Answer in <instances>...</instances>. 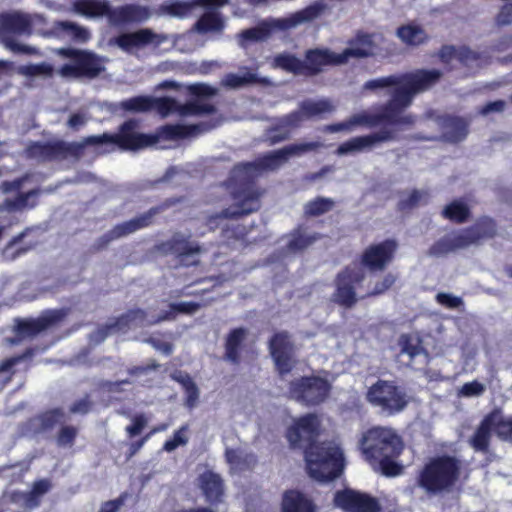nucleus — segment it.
Here are the masks:
<instances>
[{
    "label": "nucleus",
    "mask_w": 512,
    "mask_h": 512,
    "mask_svg": "<svg viewBox=\"0 0 512 512\" xmlns=\"http://www.w3.org/2000/svg\"><path fill=\"white\" fill-rule=\"evenodd\" d=\"M320 147H322V143L318 141L291 144L267 152L254 161L235 164L228 178V184L234 186L231 196L235 203L231 207L223 209L220 213L208 216L206 225L210 229H215L222 219H237L258 211L261 206L260 198L264 190L257 186L256 179L265 172L276 171L291 156L316 151Z\"/></svg>",
    "instance_id": "f03ea898"
},
{
    "label": "nucleus",
    "mask_w": 512,
    "mask_h": 512,
    "mask_svg": "<svg viewBox=\"0 0 512 512\" xmlns=\"http://www.w3.org/2000/svg\"><path fill=\"white\" fill-rule=\"evenodd\" d=\"M365 279L362 271L347 265L339 271L334 279L335 290L331 300L344 308H352L358 302L356 287Z\"/></svg>",
    "instance_id": "f8f14e48"
},
{
    "label": "nucleus",
    "mask_w": 512,
    "mask_h": 512,
    "mask_svg": "<svg viewBox=\"0 0 512 512\" xmlns=\"http://www.w3.org/2000/svg\"><path fill=\"white\" fill-rule=\"evenodd\" d=\"M39 194L38 189H32L28 192H19L18 195L13 198H7L3 201L2 206L8 211L23 210L26 207L33 208L37 205V201L33 200L29 203L30 198H35Z\"/></svg>",
    "instance_id": "ea45409f"
},
{
    "label": "nucleus",
    "mask_w": 512,
    "mask_h": 512,
    "mask_svg": "<svg viewBox=\"0 0 512 512\" xmlns=\"http://www.w3.org/2000/svg\"><path fill=\"white\" fill-rule=\"evenodd\" d=\"M366 399L373 407L379 408L381 413L388 416L402 412L409 403L408 396L401 387L394 381L382 379L369 387Z\"/></svg>",
    "instance_id": "6e6552de"
},
{
    "label": "nucleus",
    "mask_w": 512,
    "mask_h": 512,
    "mask_svg": "<svg viewBox=\"0 0 512 512\" xmlns=\"http://www.w3.org/2000/svg\"><path fill=\"white\" fill-rule=\"evenodd\" d=\"M112 5L108 0H74L72 9L75 13L86 18L107 17L111 20Z\"/></svg>",
    "instance_id": "a878e982"
},
{
    "label": "nucleus",
    "mask_w": 512,
    "mask_h": 512,
    "mask_svg": "<svg viewBox=\"0 0 512 512\" xmlns=\"http://www.w3.org/2000/svg\"><path fill=\"white\" fill-rule=\"evenodd\" d=\"M89 144L83 142H65L56 140L53 142H33L27 147V154L41 161L64 160L68 157L79 159L84 154L85 146Z\"/></svg>",
    "instance_id": "9b49d317"
},
{
    "label": "nucleus",
    "mask_w": 512,
    "mask_h": 512,
    "mask_svg": "<svg viewBox=\"0 0 512 512\" xmlns=\"http://www.w3.org/2000/svg\"><path fill=\"white\" fill-rule=\"evenodd\" d=\"M321 423L316 414L308 413L295 419L286 431L291 448L303 449L310 476L320 482L338 478L344 470V455L332 443L318 442Z\"/></svg>",
    "instance_id": "7ed1b4c3"
},
{
    "label": "nucleus",
    "mask_w": 512,
    "mask_h": 512,
    "mask_svg": "<svg viewBox=\"0 0 512 512\" xmlns=\"http://www.w3.org/2000/svg\"><path fill=\"white\" fill-rule=\"evenodd\" d=\"M300 108L303 115L307 118L331 113L334 110V106L327 99H321L318 101L306 100L301 103Z\"/></svg>",
    "instance_id": "79ce46f5"
},
{
    "label": "nucleus",
    "mask_w": 512,
    "mask_h": 512,
    "mask_svg": "<svg viewBox=\"0 0 512 512\" xmlns=\"http://www.w3.org/2000/svg\"><path fill=\"white\" fill-rule=\"evenodd\" d=\"M148 419L143 413L136 414L132 418V423L125 428V432L129 438L138 436L147 426Z\"/></svg>",
    "instance_id": "bf43d9fd"
},
{
    "label": "nucleus",
    "mask_w": 512,
    "mask_h": 512,
    "mask_svg": "<svg viewBox=\"0 0 512 512\" xmlns=\"http://www.w3.org/2000/svg\"><path fill=\"white\" fill-rule=\"evenodd\" d=\"M139 121L128 119L124 121L115 134L103 133L85 137V143L91 146L101 144H113L123 151H136L153 146L164 140H178L195 137L208 132L212 125L207 122L197 124H166L157 129L155 134H144L137 132Z\"/></svg>",
    "instance_id": "20e7f679"
},
{
    "label": "nucleus",
    "mask_w": 512,
    "mask_h": 512,
    "mask_svg": "<svg viewBox=\"0 0 512 512\" xmlns=\"http://www.w3.org/2000/svg\"><path fill=\"white\" fill-rule=\"evenodd\" d=\"M66 316L62 309L51 310L38 318L19 320L15 332L20 338L33 337L60 323Z\"/></svg>",
    "instance_id": "a211bd4d"
},
{
    "label": "nucleus",
    "mask_w": 512,
    "mask_h": 512,
    "mask_svg": "<svg viewBox=\"0 0 512 512\" xmlns=\"http://www.w3.org/2000/svg\"><path fill=\"white\" fill-rule=\"evenodd\" d=\"M462 461L450 454L428 458L416 471L414 485L429 497L452 492L460 483Z\"/></svg>",
    "instance_id": "423d86ee"
},
{
    "label": "nucleus",
    "mask_w": 512,
    "mask_h": 512,
    "mask_svg": "<svg viewBox=\"0 0 512 512\" xmlns=\"http://www.w3.org/2000/svg\"><path fill=\"white\" fill-rule=\"evenodd\" d=\"M395 139L396 134L393 129L383 128L378 132L362 136H356L341 143L338 146L336 152L338 155L362 152L366 150H371L380 143L392 141Z\"/></svg>",
    "instance_id": "f3484780"
},
{
    "label": "nucleus",
    "mask_w": 512,
    "mask_h": 512,
    "mask_svg": "<svg viewBox=\"0 0 512 512\" xmlns=\"http://www.w3.org/2000/svg\"><path fill=\"white\" fill-rule=\"evenodd\" d=\"M198 486L209 503H218L224 495V483L220 475L211 470L204 471L198 477Z\"/></svg>",
    "instance_id": "cd10ccee"
},
{
    "label": "nucleus",
    "mask_w": 512,
    "mask_h": 512,
    "mask_svg": "<svg viewBox=\"0 0 512 512\" xmlns=\"http://www.w3.org/2000/svg\"><path fill=\"white\" fill-rule=\"evenodd\" d=\"M481 59L480 53L473 51L467 46L458 47L457 61L463 66H470Z\"/></svg>",
    "instance_id": "052dcab7"
},
{
    "label": "nucleus",
    "mask_w": 512,
    "mask_h": 512,
    "mask_svg": "<svg viewBox=\"0 0 512 512\" xmlns=\"http://www.w3.org/2000/svg\"><path fill=\"white\" fill-rule=\"evenodd\" d=\"M21 72L24 75L27 76H39V75H46L51 76L53 74V67L51 64L42 62L38 64H29L26 66H23L21 69Z\"/></svg>",
    "instance_id": "13d9d810"
},
{
    "label": "nucleus",
    "mask_w": 512,
    "mask_h": 512,
    "mask_svg": "<svg viewBox=\"0 0 512 512\" xmlns=\"http://www.w3.org/2000/svg\"><path fill=\"white\" fill-rule=\"evenodd\" d=\"M188 430V425L181 426L178 430H176L171 439L165 441L163 445V450L166 452L174 451L178 446L185 445L188 442L185 433Z\"/></svg>",
    "instance_id": "4d7b16f0"
},
{
    "label": "nucleus",
    "mask_w": 512,
    "mask_h": 512,
    "mask_svg": "<svg viewBox=\"0 0 512 512\" xmlns=\"http://www.w3.org/2000/svg\"><path fill=\"white\" fill-rule=\"evenodd\" d=\"M121 237H124V235H120L119 231L117 230V225H115L111 230L97 239L94 244V249L96 251H101L105 249L111 241Z\"/></svg>",
    "instance_id": "338daca9"
},
{
    "label": "nucleus",
    "mask_w": 512,
    "mask_h": 512,
    "mask_svg": "<svg viewBox=\"0 0 512 512\" xmlns=\"http://www.w3.org/2000/svg\"><path fill=\"white\" fill-rule=\"evenodd\" d=\"M397 276L391 272L383 275L379 280L373 283L372 288L367 292L366 297H377L385 294L396 283Z\"/></svg>",
    "instance_id": "09e8293b"
},
{
    "label": "nucleus",
    "mask_w": 512,
    "mask_h": 512,
    "mask_svg": "<svg viewBox=\"0 0 512 512\" xmlns=\"http://www.w3.org/2000/svg\"><path fill=\"white\" fill-rule=\"evenodd\" d=\"M335 206V202L331 198L318 196L308 201L304 206V213L308 217L321 216Z\"/></svg>",
    "instance_id": "c03bdc74"
},
{
    "label": "nucleus",
    "mask_w": 512,
    "mask_h": 512,
    "mask_svg": "<svg viewBox=\"0 0 512 512\" xmlns=\"http://www.w3.org/2000/svg\"><path fill=\"white\" fill-rule=\"evenodd\" d=\"M497 231L496 221L489 216H482L473 225L436 240L429 247L427 255L439 258L472 245H479L485 240L493 239Z\"/></svg>",
    "instance_id": "0eeeda50"
},
{
    "label": "nucleus",
    "mask_w": 512,
    "mask_h": 512,
    "mask_svg": "<svg viewBox=\"0 0 512 512\" xmlns=\"http://www.w3.org/2000/svg\"><path fill=\"white\" fill-rule=\"evenodd\" d=\"M496 416L491 410L481 420L474 434L469 439L470 446L476 451L487 453L490 449L491 433H496Z\"/></svg>",
    "instance_id": "b1692460"
},
{
    "label": "nucleus",
    "mask_w": 512,
    "mask_h": 512,
    "mask_svg": "<svg viewBox=\"0 0 512 512\" xmlns=\"http://www.w3.org/2000/svg\"><path fill=\"white\" fill-rule=\"evenodd\" d=\"M174 201H167L161 205L151 207L145 213L130 219L128 221L117 224V230L120 235L127 236L132 234L138 230L149 227L153 224L154 217L168 208L171 204H174Z\"/></svg>",
    "instance_id": "393cba45"
},
{
    "label": "nucleus",
    "mask_w": 512,
    "mask_h": 512,
    "mask_svg": "<svg viewBox=\"0 0 512 512\" xmlns=\"http://www.w3.org/2000/svg\"><path fill=\"white\" fill-rule=\"evenodd\" d=\"M64 418L65 413L62 408L48 409L28 418L23 424V430L26 434L38 436L53 430L57 424L64 421Z\"/></svg>",
    "instance_id": "aec40b11"
},
{
    "label": "nucleus",
    "mask_w": 512,
    "mask_h": 512,
    "mask_svg": "<svg viewBox=\"0 0 512 512\" xmlns=\"http://www.w3.org/2000/svg\"><path fill=\"white\" fill-rule=\"evenodd\" d=\"M269 352L280 377L283 378L293 370L295 365L294 345L287 331L273 334L269 341Z\"/></svg>",
    "instance_id": "2eb2a0df"
},
{
    "label": "nucleus",
    "mask_w": 512,
    "mask_h": 512,
    "mask_svg": "<svg viewBox=\"0 0 512 512\" xmlns=\"http://www.w3.org/2000/svg\"><path fill=\"white\" fill-rule=\"evenodd\" d=\"M495 24L505 27L512 24V1L502 5L495 16Z\"/></svg>",
    "instance_id": "69168bd1"
},
{
    "label": "nucleus",
    "mask_w": 512,
    "mask_h": 512,
    "mask_svg": "<svg viewBox=\"0 0 512 512\" xmlns=\"http://www.w3.org/2000/svg\"><path fill=\"white\" fill-rule=\"evenodd\" d=\"M32 22L28 15L19 12H5L0 14V35H22L30 33Z\"/></svg>",
    "instance_id": "5701e85b"
},
{
    "label": "nucleus",
    "mask_w": 512,
    "mask_h": 512,
    "mask_svg": "<svg viewBox=\"0 0 512 512\" xmlns=\"http://www.w3.org/2000/svg\"><path fill=\"white\" fill-rule=\"evenodd\" d=\"M197 6L196 0H166L159 6V12L170 17L183 19Z\"/></svg>",
    "instance_id": "f704fd0d"
},
{
    "label": "nucleus",
    "mask_w": 512,
    "mask_h": 512,
    "mask_svg": "<svg viewBox=\"0 0 512 512\" xmlns=\"http://www.w3.org/2000/svg\"><path fill=\"white\" fill-rule=\"evenodd\" d=\"M216 112L214 105L204 103L199 100L189 101L184 104L179 103L178 114L182 117L213 114Z\"/></svg>",
    "instance_id": "37998d69"
},
{
    "label": "nucleus",
    "mask_w": 512,
    "mask_h": 512,
    "mask_svg": "<svg viewBox=\"0 0 512 512\" xmlns=\"http://www.w3.org/2000/svg\"><path fill=\"white\" fill-rule=\"evenodd\" d=\"M398 248L394 238L370 244L360 254L359 263L370 272H382L394 261Z\"/></svg>",
    "instance_id": "ddd939ff"
},
{
    "label": "nucleus",
    "mask_w": 512,
    "mask_h": 512,
    "mask_svg": "<svg viewBox=\"0 0 512 512\" xmlns=\"http://www.w3.org/2000/svg\"><path fill=\"white\" fill-rule=\"evenodd\" d=\"M348 48H345L340 54L344 55L345 63L350 58H367L373 55L374 41L373 35L359 31L354 38L348 41Z\"/></svg>",
    "instance_id": "bb28decb"
},
{
    "label": "nucleus",
    "mask_w": 512,
    "mask_h": 512,
    "mask_svg": "<svg viewBox=\"0 0 512 512\" xmlns=\"http://www.w3.org/2000/svg\"><path fill=\"white\" fill-rule=\"evenodd\" d=\"M247 336V329L243 327L233 328L228 333L225 340V353L224 358L233 363H240V351L244 340Z\"/></svg>",
    "instance_id": "7c9ffc66"
},
{
    "label": "nucleus",
    "mask_w": 512,
    "mask_h": 512,
    "mask_svg": "<svg viewBox=\"0 0 512 512\" xmlns=\"http://www.w3.org/2000/svg\"><path fill=\"white\" fill-rule=\"evenodd\" d=\"M320 234L304 235L299 231L292 234V238L287 244L290 251H302L312 245L316 240L320 239Z\"/></svg>",
    "instance_id": "8fccbe9b"
},
{
    "label": "nucleus",
    "mask_w": 512,
    "mask_h": 512,
    "mask_svg": "<svg viewBox=\"0 0 512 512\" xmlns=\"http://www.w3.org/2000/svg\"><path fill=\"white\" fill-rule=\"evenodd\" d=\"M167 428L166 424H160L158 426L153 427L148 433L142 436L140 439L132 442L129 445V449L127 452V457L131 458L135 454H137L140 449L145 445V443L150 439V437L158 432L164 431Z\"/></svg>",
    "instance_id": "6e6d98bb"
},
{
    "label": "nucleus",
    "mask_w": 512,
    "mask_h": 512,
    "mask_svg": "<svg viewBox=\"0 0 512 512\" xmlns=\"http://www.w3.org/2000/svg\"><path fill=\"white\" fill-rule=\"evenodd\" d=\"M345 64V57L327 48H314L305 52L302 60L303 76L311 77L320 74L325 66Z\"/></svg>",
    "instance_id": "dca6fc26"
},
{
    "label": "nucleus",
    "mask_w": 512,
    "mask_h": 512,
    "mask_svg": "<svg viewBox=\"0 0 512 512\" xmlns=\"http://www.w3.org/2000/svg\"><path fill=\"white\" fill-rule=\"evenodd\" d=\"M34 233V228L27 227L18 235L12 237L7 243L6 251H13L14 256H19L34 249L39 241L35 236L30 237Z\"/></svg>",
    "instance_id": "72a5a7b5"
},
{
    "label": "nucleus",
    "mask_w": 512,
    "mask_h": 512,
    "mask_svg": "<svg viewBox=\"0 0 512 512\" xmlns=\"http://www.w3.org/2000/svg\"><path fill=\"white\" fill-rule=\"evenodd\" d=\"M468 134V123L461 117L448 116L443 121V137L451 143L461 142Z\"/></svg>",
    "instance_id": "473e14b6"
},
{
    "label": "nucleus",
    "mask_w": 512,
    "mask_h": 512,
    "mask_svg": "<svg viewBox=\"0 0 512 512\" xmlns=\"http://www.w3.org/2000/svg\"><path fill=\"white\" fill-rule=\"evenodd\" d=\"M78 435V429L72 425L62 426L57 435L56 442L60 447H71L74 445Z\"/></svg>",
    "instance_id": "603ef678"
},
{
    "label": "nucleus",
    "mask_w": 512,
    "mask_h": 512,
    "mask_svg": "<svg viewBox=\"0 0 512 512\" xmlns=\"http://www.w3.org/2000/svg\"><path fill=\"white\" fill-rule=\"evenodd\" d=\"M166 40V36L157 34L149 28L139 29L131 33L118 35L114 42L124 51H130L134 47H143L149 44L160 45Z\"/></svg>",
    "instance_id": "412c9836"
},
{
    "label": "nucleus",
    "mask_w": 512,
    "mask_h": 512,
    "mask_svg": "<svg viewBox=\"0 0 512 512\" xmlns=\"http://www.w3.org/2000/svg\"><path fill=\"white\" fill-rule=\"evenodd\" d=\"M173 379L177 381L185 391V405L189 409L194 408L199 400V389L191 376L187 373H180L179 375L173 376Z\"/></svg>",
    "instance_id": "4c0bfd02"
},
{
    "label": "nucleus",
    "mask_w": 512,
    "mask_h": 512,
    "mask_svg": "<svg viewBox=\"0 0 512 512\" xmlns=\"http://www.w3.org/2000/svg\"><path fill=\"white\" fill-rule=\"evenodd\" d=\"M442 75L438 69H416L368 80L363 84V90L376 91L393 87L390 99L382 104L376 113L355 114L346 121L327 125L325 131H351L357 125L371 128L380 125L399 129L410 128L416 123V116L404 113L405 110L412 105L416 95L431 89L440 81Z\"/></svg>",
    "instance_id": "f257e3e1"
},
{
    "label": "nucleus",
    "mask_w": 512,
    "mask_h": 512,
    "mask_svg": "<svg viewBox=\"0 0 512 512\" xmlns=\"http://www.w3.org/2000/svg\"><path fill=\"white\" fill-rule=\"evenodd\" d=\"M62 54L72 60V63L61 66L60 74L63 77L93 79L105 70L101 58L93 52L67 48Z\"/></svg>",
    "instance_id": "1a4fd4ad"
},
{
    "label": "nucleus",
    "mask_w": 512,
    "mask_h": 512,
    "mask_svg": "<svg viewBox=\"0 0 512 512\" xmlns=\"http://www.w3.org/2000/svg\"><path fill=\"white\" fill-rule=\"evenodd\" d=\"M441 216L453 223L463 224L469 220L471 210L466 202L456 199L445 205L441 211Z\"/></svg>",
    "instance_id": "c9c22d12"
},
{
    "label": "nucleus",
    "mask_w": 512,
    "mask_h": 512,
    "mask_svg": "<svg viewBox=\"0 0 512 512\" xmlns=\"http://www.w3.org/2000/svg\"><path fill=\"white\" fill-rule=\"evenodd\" d=\"M224 26V20L219 13L205 12L195 23V30L201 34L221 32Z\"/></svg>",
    "instance_id": "e433bc0d"
},
{
    "label": "nucleus",
    "mask_w": 512,
    "mask_h": 512,
    "mask_svg": "<svg viewBox=\"0 0 512 512\" xmlns=\"http://www.w3.org/2000/svg\"><path fill=\"white\" fill-rule=\"evenodd\" d=\"M396 36L407 46L417 47L429 40L427 32L419 25L408 23L396 30Z\"/></svg>",
    "instance_id": "2f4dec72"
},
{
    "label": "nucleus",
    "mask_w": 512,
    "mask_h": 512,
    "mask_svg": "<svg viewBox=\"0 0 512 512\" xmlns=\"http://www.w3.org/2000/svg\"><path fill=\"white\" fill-rule=\"evenodd\" d=\"M93 405L94 403L91 400V396L86 394L83 398L74 401L69 411L72 414L86 415L92 410Z\"/></svg>",
    "instance_id": "e2e57ef3"
},
{
    "label": "nucleus",
    "mask_w": 512,
    "mask_h": 512,
    "mask_svg": "<svg viewBox=\"0 0 512 512\" xmlns=\"http://www.w3.org/2000/svg\"><path fill=\"white\" fill-rule=\"evenodd\" d=\"M328 10V5L323 1H316L294 14L296 23L311 22L322 16Z\"/></svg>",
    "instance_id": "a18cd8bd"
},
{
    "label": "nucleus",
    "mask_w": 512,
    "mask_h": 512,
    "mask_svg": "<svg viewBox=\"0 0 512 512\" xmlns=\"http://www.w3.org/2000/svg\"><path fill=\"white\" fill-rule=\"evenodd\" d=\"M151 16L149 7L130 3L112 7L110 23L114 25L141 24Z\"/></svg>",
    "instance_id": "4be33fe9"
},
{
    "label": "nucleus",
    "mask_w": 512,
    "mask_h": 512,
    "mask_svg": "<svg viewBox=\"0 0 512 512\" xmlns=\"http://www.w3.org/2000/svg\"><path fill=\"white\" fill-rule=\"evenodd\" d=\"M57 26L71 35L75 40L87 41L89 39L88 30L77 25L76 23L70 21H61Z\"/></svg>",
    "instance_id": "864d4df0"
},
{
    "label": "nucleus",
    "mask_w": 512,
    "mask_h": 512,
    "mask_svg": "<svg viewBox=\"0 0 512 512\" xmlns=\"http://www.w3.org/2000/svg\"><path fill=\"white\" fill-rule=\"evenodd\" d=\"M151 96H134L121 101L120 107L129 112L152 111Z\"/></svg>",
    "instance_id": "de8ad7c7"
},
{
    "label": "nucleus",
    "mask_w": 512,
    "mask_h": 512,
    "mask_svg": "<svg viewBox=\"0 0 512 512\" xmlns=\"http://www.w3.org/2000/svg\"><path fill=\"white\" fill-rule=\"evenodd\" d=\"M398 344L400 346V353L408 355L410 363H412L418 355L426 354L420 339L414 338L410 334H402L399 337Z\"/></svg>",
    "instance_id": "a19ab883"
},
{
    "label": "nucleus",
    "mask_w": 512,
    "mask_h": 512,
    "mask_svg": "<svg viewBox=\"0 0 512 512\" xmlns=\"http://www.w3.org/2000/svg\"><path fill=\"white\" fill-rule=\"evenodd\" d=\"M282 512H315V506L302 492L287 490L283 494Z\"/></svg>",
    "instance_id": "c756f323"
},
{
    "label": "nucleus",
    "mask_w": 512,
    "mask_h": 512,
    "mask_svg": "<svg viewBox=\"0 0 512 512\" xmlns=\"http://www.w3.org/2000/svg\"><path fill=\"white\" fill-rule=\"evenodd\" d=\"M492 411L496 416V436L502 441L512 443V416L505 417L500 408Z\"/></svg>",
    "instance_id": "49530a36"
},
{
    "label": "nucleus",
    "mask_w": 512,
    "mask_h": 512,
    "mask_svg": "<svg viewBox=\"0 0 512 512\" xmlns=\"http://www.w3.org/2000/svg\"><path fill=\"white\" fill-rule=\"evenodd\" d=\"M152 110L157 111L163 117L170 113H178L179 102L171 97L154 98L151 97Z\"/></svg>",
    "instance_id": "3c124183"
},
{
    "label": "nucleus",
    "mask_w": 512,
    "mask_h": 512,
    "mask_svg": "<svg viewBox=\"0 0 512 512\" xmlns=\"http://www.w3.org/2000/svg\"><path fill=\"white\" fill-rule=\"evenodd\" d=\"M33 355L32 349H26L22 354L6 358L0 363V374L11 371L10 376L8 377L7 381H10L12 379V376L14 375V371H12V368L24 361L25 359L31 357Z\"/></svg>",
    "instance_id": "5fc2aeb1"
},
{
    "label": "nucleus",
    "mask_w": 512,
    "mask_h": 512,
    "mask_svg": "<svg viewBox=\"0 0 512 512\" xmlns=\"http://www.w3.org/2000/svg\"><path fill=\"white\" fill-rule=\"evenodd\" d=\"M436 301L440 305L450 309H456L463 305V300L460 297L444 292H440L436 295Z\"/></svg>",
    "instance_id": "774afa93"
},
{
    "label": "nucleus",
    "mask_w": 512,
    "mask_h": 512,
    "mask_svg": "<svg viewBox=\"0 0 512 512\" xmlns=\"http://www.w3.org/2000/svg\"><path fill=\"white\" fill-rule=\"evenodd\" d=\"M290 129L286 126H274L267 132V139L271 145L280 143L290 138Z\"/></svg>",
    "instance_id": "680f3d73"
},
{
    "label": "nucleus",
    "mask_w": 512,
    "mask_h": 512,
    "mask_svg": "<svg viewBox=\"0 0 512 512\" xmlns=\"http://www.w3.org/2000/svg\"><path fill=\"white\" fill-rule=\"evenodd\" d=\"M333 504L343 512H382V506L376 497L352 488L336 491Z\"/></svg>",
    "instance_id": "4468645a"
},
{
    "label": "nucleus",
    "mask_w": 512,
    "mask_h": 512,
    "mask_svg": "<svg viewBox=\"0 0 512 512\" xmlns=\"http://www.w3.org/2000/svg\"><path fill=\"white\" fill-rule=\"evenodd\" d=\"M363 459L386 477H395L403 472L397 460L405 449V443L391 427L373 426L363 432L359 440Z\"/></svg>",
    "instance_id": "39448f33"
},
{
    "label": "nucleus",
    "mask_w": 512,
    "mask_h": 512,
    "mask_svg": "<svg viewBox=\"0 0 512 512\" xmlns=\"http://www.w3.org/2000/svg\"><path fill=\"white\" fill-rule=\"evenodd\" d=\"M163 246L187 266L199 263V260L195 257L202 252V248L197 242L191 241L189 236L186 237L176 233Z\"/></svg>",
    "instance_id": "6ab92c4d"
},
{
    "label": "nucleus",
    "mask_w": 512,
    "mask_h": 512,
    "mask_svg": "<svg viewBox=\"0 0 512 512\" xmlns=\"http://www.w3.org/2000/svg\"><path fill=\"white\" fill-rule=\"evenodd\" d=\"M273 67L294 75L303 76L302 60L293 54L281 53L274 57Z\"/></svg>",
    "instance_id": "58836bf2"
},
{
    "label": "nucleus",
    "mask_w": 512,
    "mask_h": 512,
    "mask_svg": "<svg viewBox=\"0 0 512 512\" xmlns=\"http://www.w3.org/2000/svg\"><path fill=\"white\" fill-rule=\"evenodd\" d=\"M270 34V29L267 26H258L249 28L241 33V37L247 41H259L266 39Z\"/></svg>",
    "instance_id": "0e129e2a"
},
{
    "label": "nucleus",
    "mask_w": 512,
    "mask_h": 512,
    "mask_svg": "<svg viewBox=\"0 0 512 512\" xmlns=\"http://www.w3.org/2000/svg\"><path fill=\"white\" fill-rule=\"evenodd\" d=\"M52 481L48 478H41L33 482L30 491L14 492L12 500L17 501L18 498L24 501L25 507L35 509L41 505L42 498L52 489Z\"/></svg>",
    "instance_id": "c85d7f7f"
},
{
    "label": "nucleus",
    "mask_w": 512,
    "mask_h": 512,
    "mask_svg": "<svg viewBox=\"0 0 512 512\" xmlns=\"http://www.w3.org/2000/svg\"><path fill=\"white\" fill-rule=\"evenodd\" d=\"M329 382L319 376H302L289 383V397L306 406H317L323 403L329 393Z\"/></svg>",
    "instance_id": "9d476101"
}]
</instances>
